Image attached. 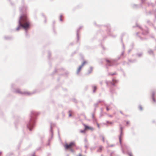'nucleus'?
I'll return each instance as SVG.
<instances>
[{"label": "nucleus", "instance_id": "1", "mask_svg": "<svg viewBox=\"0 0 156 156\" xmlns=\"http://www.w3.org/2000/svg\"><path fill=\"white\" fill-rule=\"evenodd\" d=\"M19 25L16 29L17 30H19L21 27L25 30L30 28V23L26 14H23L20 16L19 21Z\"/></svg>", "mask_w": 156, "mask_h": 156}, {"label": "nucleus", "instance_id": "2", "mask_svg": "<svg viewBox=\"0 0 156 156\" xmlns=\"http://www.w3.org/2000/svg\"><path fill=\"white\" fill-rule=\"evenodd\" d=\"M75 146V144L74 143L72 142L69 144H66L64 147L66 149H71Z\"/></svg>", "mask_w": 156, "mask_h": 156}, {"label": "nucleus", "instance_id": "3", "mask_svg": "<svg viewBox=\"0 0 156 156\" xmlns=\"http://www.w3.org/2000/svg\"><path fill=\"white\" fill-rule=\"evenodd\" d=\"M83 126L85 127V130H87V129H90L91 130H94V128L91 127L87 126L86 125L84 124Z\"/></svg>", "mask_w": 156, "mask_h": 156}, {"label": "nucleus", "instance_id": "4", "mask_svg": "<svg viewBox=\"0 0 156 156\" xmlns=\"http://www.w3.org/2000/svg\"><path fill=\"white\" fill-rule=\"evenodd\" d=\"M118 82V81L116 80L115 79H113L112 80V82H111V83L113 86H115V84Z\"/></svg>", "mask_w": 156, "mask_h": 156}, {"label": "nucleus", "instance_id": "5", "mask_svg": "<svg viewBox=\"0 0 156 156\" xmlns=\"http://www.w3.org/2000/svg\"><path fill=\"white\" fill-rule=\"evenodd\" d=\"M106 61L109 66H111L113 63V61L110 60L106 59Z\"/></svg>", "mask_w": 156, "mask_h": 156}, {"label": "nucleus", "instance_id": "6", "mask_svg": "<svg viewBox=\"0 0 156 156\" xmlns=\"http://www.w3.org/2000/svg\"><path fill=\"white\" fill-rule=\"evenodd\" d=\"M93 71V68L92 67H90L87 70V73L89 74L91 73Z\"/></svg>", "mask_w": 156, "mask_h": 156}, {"label": "nucleus", "instance_id": "7", "mask_svg": "<svg viewBox=\"0 0 156 156\" xmlns=\"http://www.w3.org/2000/svg\"><path fill=\"white\" fill-rule=\"evenodd\" d=\"M155 93L154 92H152V99L153 101V102H155L156 101V100H155V98L154 97V96L155 95Z\"/></svg>", "mask_w": 156, "mask_h": 156}, {"label": "nucleus", "instance_id": "8", "mask_svg": "<svg viewBox=\"0 0 156 156\" xmlns=\"http://www.w3.org/2000/svg\"><path fill=\"white\" fill-rule=\"evenodd\" d=\"M83 66H81V65L78 68V69L77 70V73L78 74L79 73L80 70H81V69L83 68Z\"/></svg>", "mask_w": 156, "mask_h": 156}, {"label": "nucleus", "instance_id": "9", "mask_svg": "<svg viewBox=\"0 0 156 156\" xmlns=\"http://www.w3.org/2000/svg\"><path fill=\"white\" fill-rule=\"evenodd\" d=\"M87 63V62L86 61H84L83 63H82V65H81V66H84Z\"/></svg>", "mask_w": 156, "mask_h": 156}, {"label": "nucleus", "instance_id": "10", "mask_svg": "<svg viewBox=\"0 0 156 156\" xmlns=\"http://www.w3.org/2000/svg\"><path fill=\"white\" fill-rule=\"evenodd\" d=\"M69 116L71 117L72 116V112L71 111H69Z\"/></svg>", "mask_w": 156, "mask_h": 156}, {"label": "nucleus", "instance_id": "11", "mask_svg": "<svg viewBox=\"0 0 156 156\" xmlns=\"http://www.w3.org/2000/svg\"><path fill=\"white\" fill-rule=\"evenodd\" d=\"M93 91L94 92L97 89V87L96 86H94L93 87Z\"/></svg>", "mask_w": 156, "mask_h": 156}, {"label": "nucleus", "instance_id": "12", "mask_svg": "<svg viewBox=\"0 0 156 156\" xmlns=\"http://www.w3.org/2000/svg\"><path fill=\"white\" fill-rule=\"evenodd\" d=\"M86 130H85V129H84V130H80V132L81 133H84L85 132V131Z\"/></svg>", "mask_w": 156, "mask_h": 156}, {"label": "nucleus", "instance_id": "13", "mask_svg": "<svg viewBox=\"0 0 156 156\" xmlns=\"http://www.w3.org/2000/svg\"><path fill=\"white\" fill-rule=\"evenodd\" d=\"M103 148V147L102 146H100L99 147V150L100 151H101Z\"/></svg>", "mask_w": 156, "mask_h": 156}, {"label": "nucleus", "instance_id": "14", "mask_svg": "<svg viewBox=\"0 0 156 156\" xmlns=\"http://www.w3.org/2000/svg\"><path fill=\"white\" fill-rule=\"evenodd\" d=\"M139 108L140 110H142L143 109L142 106H140L139 107Z\"/></svg>", "mask_w": 156, "mask_h": 156}, {"label": "nucleus", "instance_id": "15", "mask_svg": "<svg viewBox=\"0 0 156 156\" xmlns=\"http://www.w3.org/2000/svg\"><path fill=\"white\" fill-rule=\"evenodd\" d=\"M60 21H62V16H60Z\"/></svg>", "mask_w": 156, "mask_h": 156}, {"label": "nucleus", "instance_id": "16", "mask_svg": "<svg viewBox=\"0 0 156 156\" xmlns=\"http://www.w3.org/2000/svg\"><path fill=\"white\" fill-rule=\"evenodd\" d=\"M106 109H107V111H108L109 110V108H108V107H107L106 108Z\"/></svg>", "mask_w": 156, "mask_h": 156}, {"label": "nucleus", "instance_id": "17", "mask_svg": "<svg viewBox=\"0 0 156 156\" xmlns=\"http://www.w3.org/2000/svg\"><path fill=\"white\" fill-rule=\"evenodd\" d=\"M97 126H98V128H99L100 127V126H99V124H97Z\"/></svg>", "mask_w": 156, "mask_h": 156}, {"label": "nucleus", "instance_id": "18", "mask_svg": "<svg viewBox=\"0 0 156 156\" xmlns=\"http://www.w3.org/2000/svg\"><path fill=\"white\" fill-rule=\"evenodd\" d=\"M32 156H36L35 154H34L32 155Z\"/></svg>", "mask_w": 156, "mask_h": 156}, {"label": "nucleus", "instance_id": "19", "mask_svg": "<svg viewBox=\"0 0 156 156\" xmlns=\"http://www.w3.org/2000/svg\"><path fill=\"white\" fill-rule=\"evenodd\" d=\"M114 74H115V73H114V74H112V75H114Z\"/></svg>", "mask_w": 156, "mask_h": 156}, {"label": "nucleus", "instance_id": "20", "mask_svg": "<svg viewBox=\"0 0 156 156\" xmlns=\"http://www.w3.org/2000/svg\"><path fill=\"white\" fill-rule=\"evenodd\" d=\"M127 123L128 124V122H127Z\"/></svg>", "mask_w": 156, "mask_h": 156}, {"label": "nucleus", "instance_id": "21", "mask_svg": "<svg viewBox=\"0 0 156 156\" xmlns=\"http://www.w3.org/2000/svg\"><path fill=\"white\" fill-rule=\"evenodd\" d=\"M130 156H132L131 155H130Z\"/></svg>", "mask_w": 156, "mask_h": 156}]
</instances>
